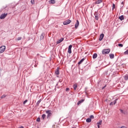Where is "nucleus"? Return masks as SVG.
I'll list each match as a JSON object with an SVG mask.
<instances>
[{"label": "nucleus", "mask_w": 128, "mask_h": 128, "mask_svg": "<svg viewBox=\"0 0 128 128\" xmlns=\"http://www.w3.org/2000/svg\"><path fill=\"white\" fill-rule=\"evenodd\" d=\"M46 114H48L47 115V118L50 120L52 116V110H47L46 111Z\"/></svg>", "instance_id": "1"}, {"label": "nucleus", "mask_w": 128, "mask_h": 128, "mask_svg": "<svg viewBox=\"0 0 128 128\" xmlns=\"http://www.w3.org/2000/svg\"><path fill=\"white\" fill-rule=\"evenodd\" d=\"M110 52V49H104L102 50V54H108V53Z\"/></svg>", "instance_id": "2"}, {"label": "nucleus", "mask_w": 128, "mask_h": 128, "mask_svg": "<svg viewBox=\"0 0 128 128\" xmlns=\"http://www.w3.org/2000/svg\"><path fill=\"white\" fill-rule=\"evenodd\" d=\"M8 16V13H4L0 15V20H4L6 18V16Z\"/></svg>", "instance_id": "3"}, {"label": "nucleus", "mask_w": 128, "mask_h": 128, "mask_svg": "<svg viewBox=\"0 0 128 128\" xmlns=\"http://www.w3.org/2000/svg\"><path fill=\"white\" fill-rule=\"evenodd\" d=\"M72 22V20H67L63 22V24L64 26H66L67 24H70Z\"/></svg>", "instance_id": "4"}, {"label": "nucleus", "mask_w": 128, "mask_h": 128, "mask_svg": "<svg viewBox=\"0 0 128 128\" xmlns=\"http://www.w3.org/2000/svg\"><path fill=\"white\" fill-rule=\"evenodd\" d=\"M6 50V46H2L0 47V54H2Z\"/></svg>", "instance_id": "5"}, {"label": "nucleus", "mask_w": 128, "mask_h": 128, "mask_svg": "<svg viewBox=\"0 0 128 128\" xmlns=\"http://www.w3.org/2000/svg\"><path fill=\"white\" fill-rule=\"evenodd\" d=\"M94 14L95 15V18L96 20H98V13L97 12H95L94 13Z\"/></svg>", "instance_id": "6"}, {"label": "nucleus", "mask_w": 128, "mask_h": 128, "mask_svg": "<svg viewBox=\"0 0 128 128\" xmlns=\"http://www.w3.org/2000/svg\"><path fill=\"white\" fill-rule=\"evenodd\" d=\"M78 26H80V22L78 20H76V23L75 24V28L76 30L78 28Z\"/></svg>", "instance_id": "7"}, {"label": "nucleus", "mask_w": 128, "mask_h": 128, "mask_svg": "<svg viewBox=\"0 0 128 128\" xmlns=\"http://www.w3.org/2000/svg\"><path fill=\"white\" fill-rule=\"evenodd\" d=\"M72 45H70L68 48V54H72Z\"/></svg>", "instance_id": "8"}, {"label": "nucleus", "mask_w": 128, "mask_h": 128, "mask_svg": "<svg viewBox=\"0 0 128 128\" xmlns=\"http://www.w3.org/2000/svg\"><path fill=\"white\" fill-rule=\"evenodd\" d=\"M44 36H46V34H44V32L42 33L40 36V40H42Z\"/></svg>", "instance_id": "9"}, {"label": "nucleus", "mask_w": 128, "mask_h": 128, "mask_svg": "<svg viewBox=\"0 0 128 128\" xmlns=\"http://www.w3.org/2000/svg\"><path fill=\"white\" fill-rule=\"evenodd\" d=\"M118 100V99L116 98L114 102H111L110 104V106H114V104H116V102H117Z\"/></svg>", "instance_id": "10"}, {"label": "nucleus", "mask_w": 128, "mask_h": 128, "mask_svg": "<svg viewBox=\"0 0 128 128\" xmlns=\"http://www.w3.org/2000/svg\"><path fill=\"white\" fill-rule=\"evenodd\" d=\"M64 38H62L60 40L56 42V44H60V42H64Z\"/></svg>", "instance_id": "11"}, {"label": "nucleus", "mask_w": 128, "mask_h": 128, "mask_svg": "<svg viewBox=\"0 0 128 128\" xmlns=\"http://www.w3.org/2000/svg\"><path fill=\"white\" fill-rule=\"evenodd\" d=\"M55 74L56 76H58L60 74V68H58L56 70H55Z\"/></svg>", "instance_id": "12"}, {"label": "nucleus", "mask_w": 128, "mask_h": 128, "mask_svg": "<svg viewBox=\"0 0 128 128\" xmlns=\"http://www.w3.org/2000/svg\"><path fill=\"white\" fill-rule=\"evenodd\" d=\"M104 34H100V38H99V40H100V42L102 40V39L104 38Z\"/></svg>", "instance_id": "13"}, {"label": "nucleus", "mask_w": 128, "mask_h": 128, "mask_svg": "<svg viewBox=\"0 0 128 128\" xmlns=\"http://www.w3.org/2000/svg\"><path fill=\"white\" fill-rule=\"evenodd\" d=\"M102 2V0H98L95 2L96 4H100Z\"/></svg>", "instance_id": "14"}, {"label": "nucleus", "mask_w": 128, "mask_h": 128, "mask_svg": "<svg viewBox=\"0 0 128 128\" xmlns=\"http://www.w3.org/2000/svg\"><path fill=\"white\" fill-rule=\"evenodd\" d=\"M84 60H86V58H82L78 62V64H82V62H84Z\"/></svg>", "instance_id": "15"}, {"label": "nucleus", "mask_w": 128, "mask_h": 128, "mask_svg": "<svg viewBox=\"0 0 128 128\" xmlns=\"http://www.w3.org/2000/svg\"><path fill=\"white\" fill-rule=\"evenodd\" d=\"M73 88H74V90H76V88H78V84H74L73 86Z\"/></svg>", "instance_id": "16"}, {"label": "nucleus", "mask_w": 128, "mask_h": 128, "mask_svg": "<svg viewBox=\"0 0 128 128\" xmlns=\"http://www.w3.org/2000/svg\"><path fill=\"white\" fill-rule=\"evenodd\" d=\"M118 18L120 20H124V15H122L119 16Z\"/></svg>", "instance_id": "17"}, {"label": "nucleus", "mask_w": 128, "mask_h": 128, "mask_svg": "<svg viewBox=\"0 0 128 128\" xmlns=\"http://www.w3.org/2000/svg\"><path fill=\"white\" fill-rule=\"evenodd\" d=\"M98 58V54L96 53H94L92 55V58H94V60L95 58Z\"/></svg>", "instance_id": "18"}, {"label": "nucleus", "mask_w": 128, "mask_h": 128, "mask_svg": "<svg viewBox=\"0 0 128 128\" xmlns=\"http://www.w3.org/2000/svg\"><path fill=\"white\" fill-rule=\"evenodd\" d=\"M109 56H110V58H111L112 60V58H114V54H110Z\"/></svg>", "instance_id": "19"}, {"label": "nucleus", "mask_w": 128, "mask_h": 128, "mask_svg": "<svg viewBox=\"0 0 128 128\" xmlns=\"http://www.w3.org/2000/svg\"><path fill=\"white\" fill-rule=\"evenodd\" d=\"M84 102V100H79L77 103L78 106L79 104H82V102Z\"/></svg>", "instance_id": "20"}, {"label": "nucleus", "mask_w": 128, "mask_h": 128, "mask_svg": "<svg viewBox=\"0 0 128 128\" xmlns=\"http://www.w3.org/2000/svg\"><path fill=\"white\" fill-rule=\"evenodd\" d=\"M49 3L54 4H56V0H50L49 1Z\"/></svg>", "instance_id": "21"}, {"label": "nucleus", "mask_w": 128, "mask_h": 128, "mask_svg": "<svg viewBox=\"0 0 128 128\" xmlns=\"http://www.w3.org/2000/svg\"><path fill=\"white\" fill-rule=\"evenodd\" d=\"M41 102H42V99H40L38 100V102L36 104V106H39Z\"/></svg>", "instance_id": "22"}, {"label": "nucleus", "mask_w": 128, "mask_h": 128, "mask_svg": "<svg viewBox=\"0 0 128 128\" xmlns=\"http://www.w3.org/2000/svg\"><path fill=\"white\" fill-rule=\"evenodd\" d=\"M46 114H43L42 115V120H44V118H46Z\"/></svg>", "instance_id": "23"}, {"label": "nucleus", "mask_w": 128, "mask_h": 128, "mask_svg": "<svg viewBox=\"0 0 128 128\" xmlns=\"http://www.w3.org/2000/svg\"><path fill=\"white\" fill-rule=\"evenodd\" d=\"M86 122H92V119H90V118H88L86 120Z\"/></svg>", "instance_id": "24"}, {"label": "nucleus", "mask_w": 128, "mask_h": 128, "mask_svg": "<svg viewBox=\"0 0 128 128\" xmlns=\"http://www.w3.org/2000/svg\"><path fill=\"white\" fill-rule=\"evenodd\" d=\"M124 78L125 80H128V74H126L125 76H124Z\"/></svg>", "instance_id": "25"}, {"label": "nucleus", "mask_w": 128, "mask_h": 128, "mask_svg": "<svg viewBox=\"0 0 128 128\" xmlns=\"http://www.w3.org/2000/svg\"><path fill=\"white\" fill-rule=\"evenodd\" d=\"M114 8H116V4L113 3L112 6V10H114Z\"/></svg>", "instance_id": "26"}, {"label": "nucleus", "mask_w": 128, "mask_h": 128, "mask_svg": "<svg viewBox=\"0 0 128 128\" xmlns=\"http://www.w3.org/2000/svg\"><path fill=\"white\" fill-rule=\"evenodd\" d=\"M90 120H94V115H91L90 116Z\"/></svg>", "instance_id": "27"}, {"label": "nucleus", "mask_w": 128, "mask_h": 128, "mask_svg": "<svg viewBox=\"0 0 128 128\" xmlns=\"http://www.w3.org/2000/svg\"><path fill=\"white\" fill-rule=\"evenodd\" d=\"M4 12H6V10L8 12V6H6L4 8Z\"/></svg>", "instance_id": "28"}, {"label": "nucleus", "mask_w": 128, "mask_h": 128, "mask_svg": "<svg viewBox=\"0 0 128 128\" xmlns=\"http://www.w3.org/2000/svg\"><path fill=\"white\" fill-rule=\"evenodd\" d=\"M102 120H100V122L97 123V124L100 126V124H102Z\"/></svg>", "instance_id": "29"}, {"label": "nucleus", "mask_w": 128, "mask_h": 128, "mask_svg": "<svg viewBox=\"0 0 128 128\" xmlns=\"http://www.w3.org/2000/svg\"><path fill=\"white\" fill-rule=\"evenodd\" d=\"M118 46H120V48H122V46H124V44H118Z\"/></svg>", "instance_id": "30"}, {"label": "nucleus", "mask_w": 128, "mask_h": 128, "mask_svg": "<svg viewBox=\"0 0 128 128\" xmlns=\"http://www.w3.org/2000/svg\"><path fill=\"white\" fill-rule=\"evenodd\" d=\"M6 97V95L4 94L1 96V98H4Z\"/></svg>", "instance_id": "31"}, {"label": "nucleus", "mask_w": 128, "mask_h": 128, "mask_svg": "<svg viewBox=\"0 0 128 128\" xmlns=\"http://www.w3.org/2000/svg\"><path fill=\"white\" fill-rule=\"evenodd\" d=\"M36 122H40V118H37Z\"/></svg>", "instance_id": "32"}, {"label": "nucleus", "mask_w": 128, "mask_h": 128, "mask_svg": "<svg viewBox=\"0 0 128 128\" xmlns=\"http://www.w3.org/2000/svg\"><path fill=\"white\" fill-rule=\"evenodd\" d=\"M31 4H35L34 0H31Z\"/></svg>", "instance_id": "33"}, {"label": "nucleus", "mask_w": 128, "mask_h": 128, "mask_svg": "<svg viewBox=\"0 0 128 128\" xmlns=\"http://www.w3.org/2000/svg\"><path fill=\"white\" fill-rule=\"evenodd\" d=\"M120 112H122V114H126V113H124V110L120 109Z\"/></svg>", "instance_id": "34"}, {"label": "nucleus", "mask_w": 128, "mask_h": 128, "mask_svg": "<svg viewBox=\"0 0 128 128\" xmlns=\"http://www.w3.org/2000/svg\"><path fill=\"white\" fill-rule=\"evenodd\" d=\"M22 40V37H18L17 38V40Z\"/></svg>", "instance_id": "35"}, {"label": "nucleus", "mask_w": 128, "mask_h": 128, "mask_svg": "<svg viewBox=\"0 0 128 128\" xmlns=\"http://www.w3.org/2000/svg\"><path fill=\"white\" fill-rule=\"evenodd\" d=\"M26 102H28V100H25L23 104H26Z\"/></svg>", "instance_id": "36"}, {"label": "nucleus", "mask_w": 128, "mask_h": 128, "mask_svg": "<svg viewBox=\"0 0 128 128\" xmlns=\"http://www.w3.org/2000/svg\"><path fill=\"white\" fill-rule=\"evenodd\" d=\"M68 90H70V88H66V92H68Z\"/></svg>", "instance_id": "37"}, {"label": "nucleus", "mask_w": 128, "mask_h": 128, "mask_svg": "<svg viewBox=\"0 0 128 128\" xmlns=\"http://www.w3.org/2000/svg\"><path fill=\"white\" fill-rule=\"evenodd\" d=\"M2 69H0V77L2 76Z\"/></svg>", "instance_id": "38"}, {"label": "nucleus", "mask_w": 128, "mask_h": 128, "mask_svg": "<svg viewBox=\"0 0 128 128\" xmlns=\"http://www.w3.org/2000/svg\"><path fill=\"white\" fill-rule=\"evenodd\" d=\"M121 4H122V6H124V2H122Z\"/></svg>", "instance_id": "39"}, {"label": "nucleus", "mask_w": 128, "mask_h": 128, "mask_svg": "<svg viewBox=\"0 0 128 128\" xmlns=\"http://www.w3.org/2000/svg\"><path fill=\"white\" fill-rule=\"evenodd\" d=\"M98 128H100V125L98 124Z\"/></svg>", "instance_id": "40"}, {"label": "nucleus", "mask_w": 128, "mask_h": 128, "mask_svg": "<svg viewBox=\"0 0 128 128\" xmlns=\"http://www.w3.org/2000/svg\"><path fill=\"white\" fill-rule=\"evenodd\" d=\"M18 128H24V126H20V127H18Z\"/></svg>", "instance_id": "41"}, {"label": "nucleus", "mask_w": 128, "mask_h": 128, "mask_svg": "<svg viewBox=\"0 0 128 128\" xmlns=\"http://www.w3.org/2000/svg\"><path fill=\"white\" fill-rule=\"evenodd\" d=\"M106 86H104L102 88V90H104V88H106Z\"/></svg>", "instance_id": "42"}, {"label": "nucleus", "mask_w": 128, "mask_h": 128, "mask_svg": "<svg viewBox=\"0 0 128 128\" xmlns=\"http://www.w3.org/2000/svg\"><path fill=\"white\" fill-rule=\"evenodd\" d=\"M88 90V88H85V90Z\"/></svg>", "instance_id": "43"}, {"label": "nucleus", "mask_w": 128, "mask_h": 128, "mask_svg": "<svg viewBox=\"0 0 128 128\" xmlns=\"http://www.w3.org/2000/svg\"><path fill=\"white\" fill-rule=\"evenodd\" d=\"M35 68L36 67V64L34 65Z\"/></svg>", "instance_id": "44"}, {"label": "nucleus", "mask_w": 128, "mask_h": 128, "mask_svg": "<svg viewBox=\"0 0 128 128\" xmlns=\"http://www.w3.org/2000/svg\"><path fill=\"white\" fill-rule=\"evenodd\" d=\"M50 78H52V75H51V74H50Z\"/></svg>", "instance_id": "45"}, {"label": "nucleus", "mask_w": 128, "mask_h": 128, "mask_svg": "<svg viewBox=\"0 0 128 128\" xmlns=\"http://www.w3.org/2000/svg\"><path fill=\"white\" fill-rule=\"evenodd\" d=\"M49 78H52V77H50V76Z\"/></svg>", "instance_id": "46"}, {"label": "nucleus", "mask_w": 128, "mask_h": 128, "mask_svg": "<svg viewBox=\"0 0 128 128\" xmlns=\"http://www.w3.org/2000/svg\"><path fill=\"white\" fill-rule=\"evenodd\" d=\"M72 128H74V127H73Z\"/></svg>", "instance_id": "47"}]
</instances>
